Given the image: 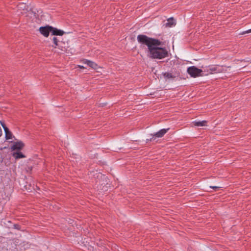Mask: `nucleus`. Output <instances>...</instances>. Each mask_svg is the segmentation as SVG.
<instances>
[{"mask_svg": "<svg viewBox=\"0 0 251 251\" xmlns=\"http://www.w3.org/2000/svg\"><path fill=\"white\" fill-rule=\"evenodd\" d=\"M137 40L139 43L147 46L148 56L150 58L162 59L169 56L167 49L160 47L163 44L159 40L144 34L138 35Z\"/></svg>", "mask_w": 251, "mask_h": 251, "instance_id": "nucleus-1", "label": "nucleus"}, {"mask_svg": "<svg viewBox=\"0 0 251 251\" xmlns=\"http://www.w3.org/2000/svg\"><path fill=\"white\" fill-rule=\"evenodd\" d=\"M187 71L190 76L193 77L202 76L203 75L202 73L205 72V70L203 71L201 69H198L194 66L188 67Z\"/></svg>", "mask_w": 251, "mask_h": 251, "instance_id": "nucleus-2", "label": "nucleus"}, {"mask_svg": "<svg viewBox=\"0 0 251 251\" xmlns=\"http://www.w3.org/2000/svg\"><path fill=\"white\" fill-rule=\"evenodd\" d=\"M226 67L221 66L220 65H213L209 67L207 69V73L205 75H207L208 74H216L222 73L226 71L225 69Z\"/></svg>", "mask_w": 251, "mask_h": 251, "instance_id": "nucleus-3", "label": "nucleus"}, {"mask_svg": "<svg viewBox=\"0 0 251 251\" xmlns=\"http://www.w3.org/2000/svg\"><path fill=\"white\" fill-rule=\"evenodd\" d=\"M163 77L165 79H174L179 75V73L171 70V72H165L162 74Z\"/></svg>", "mask_w": 251, "mask_h": 251, "instance_id": "nucleus-4", "label": "nucleus"}, {"mask_svg": "<svg viewBox=\"0 0 251 251\" xmlns=\"http://www.w3.org/2000/svg\"><path fill=\"white\" fill-rule=\"evenodd\" d=\"M51 26L50 25L42 26L40 27L39 31L42 35L45 37H47L49 36L50 33L51 31Z\"/></svg>", "mask_w": 251, "mask_h": 251, "instance_id": "nucleus-5", "label": "nucleus"}, {"mask_svg": "<svg viewBox=\"0 0 251 251\" xmlns=\"http://www.w3.org/2000/svg\"><path fill=\"white\" fill-rule=\"evenodd\" d=\"M25 145L22 141L14 142L13 145L11 147L12 151L21 150L24 147Z\"/></svg>", "mask_w": 251, "mask_h": 251, "instance_id": "nucleus-6", "label": "nucleus"}, {"mask_svg": "<svg viewBox=\"0 0 251 251\" xmlns=\"http://www.w3.org/2000/svg\"><path fill=\"white\" fill-rule=\"evenodd\" d=\"M169 129V128L162 129L154 134H151V135L152 136H155V137L161 138L162 137L167 133Z\"/></svg>", "mask_w": 251, "mask_h": 251, "instance_id": "nucleus-7", "label": "nucleus"}, {"mask_svg": "<svg viewBox=\"0 0 251 251\" xmlns=\"http://www.w3.org/2000/svg\"><path fill=\"white\" fill-rule=\"evenodd\" d=\"M51 33L52 35H53L62 36L65 33V32L63 31V30L58 29L53 27L52 26H51Z\"/></svg>", "mask_w": 251, "mask_h": 251, "instance_id": "nucleus-8", "label": "nucleus"}, {"mask_svg": "<svg viewBox=\"0 0 251 251\" xmlns=\"http://www.w3.org/2000/svg\"><path fill=\"white\" fill-rule=\"evenodd\" d=\"M82 61L84 63L87 64L88 66L92 69H97L98 68V65L93 61L88 60L87 59H83Z\"/></svg>", "mask_w": 251, "mask_h": 251, "instance_id": "nucleus-9", "label": "nucleus"}, {"mask_svg": "<svg viewBox=\"0 0 251 251\" xmlns=\"http://www.w3.org/2000/svg\"><path fill=\"white\" fill-rule=\"evenodd\" d=\"M167 21L168 22L164 25L165 27H172L175 25L176 24L174 19L172 17L168 19Z\"/></svg>", "mask_w": 251, "mask_h": 251, "instance_id": "nucleus-10", "label": "nucleus"}, {"mask_svg": "<svg viewBox=\"0 0 251 251\" xmlns=\"http://www.w3.org/2000/svg\"><path fill=\"white\" fill-rule=\"evenodd\" d=\"M4 130L5 134V139L6 140L11 139L12 138V133L9 130V128L7 127H4Z\"/></svg>", "mask_w": 251, "mask_h": 251, "instance_id": "nucleus-11", "label": "nucleus"}, {"mask_svg": "<svg viewBox=\"0 0 251 251\" xmlns=\"http://www.w3.org/2000/svg\"><path fill=\"white\" fill-rule=\"evenodd\" d=\"M13 156L16 159L25 157V156L21 151L13 152Z\"/></svg>", "mask_w": 251, "mask_h": 251, "instance_id": "nucleus-12", "label": "nucleus"}, {"mask_svg": "<svg viewBox=\"0 0 251 251\" xmlns=\"http://www.w3.org/2000/svg\"><path fill=\"white\" fill-rule=\"evenodd\" d=\"M207 123L206 121H202L199 122H195L194 123L195 126H206V124Z\"/></svg>", "mask_w": 251, "mask_h": 251, "instance_id": "nucleus-13", "label": "nucleus"}, {"mask_svg": "<svg viewBox=\"0 0 251 251\" xmlns=\"http://www.w3.org/2000/svg\"><path fill=\"white\" fill-rule=\"evenodd\" d=\"M52 41H53V43L55 45V46H53L54 48H56V47L58 46V39L55 37H54L52 39Z\"/></svg>", "mask_w": 251, "mask_h": 251, "instance_id": "nucleus-14", "label": "nucleus"}, {"mask_svg": "<svg viewBox=\"0 0 251 251\" xmlns=\"http://www.w3.org/2000/svg\"><path fill=\"white\" fill-rule=\"evenodd\" d=\"M14 227L15 229H20V226L18 224H14Z\"/></svg>", "mask_w": 251, "mask_h": 251, "instance_id": "nucleus-15", "label": "nucleus"}, {"mask_svg": "<svg viewBox=\"0 0 251 251\" xmlns=\"http://www.w3.org/2000/svg\"><path fill=\"white\" fill-rule=\"evenodd\" d=\"M251 29H249V30H248L247 31L243 32L242 33V34H246V33H251Z\"/></svg>", "mask_w": 251, "mask_h": 251, "instance_id": "nucleus-16", "label": "nucleus"}, {"mask_svg": "<svg viewBox=\"0 0 251 251\" xmlns=\"http://www.w3.org/2000/svg\"><path fill=\"white\" fill-rule=\"evenodd\" d=\"M0 123L1 124V126H2V127L3 128H4V127H7L4 122H0Z\"/></svg>", "mask_w": 251, "mask_h": 251, "instance_id": "nucleus-17", "label": "nucleus"}, {"mask_svg": "<svg viewBox=\"0 0 251 251\" xmlns=\"http://www.w3.org/2000/svg\"><path fill=\"white\" fill-rule=\"evenodd\" d=\"M210 187L212 189H215V190L219 188V187H217V186H210Z\"/></svg>", "mask_w": 251, "mask_h": 251, "instance_id": "nucleus-18", "label": "nucleus"}, {"mask_svg": "<svg viewBox=\"0 0 251 251\" xmlns=\"http://www.w3.org/2000/svg\"><path fill=\"white\" fill-rule=\"evenodd\" d=\"M153 139V136L150 139H147V142H148V141H151Z\"/></svg>", "mask_w": 251, "mask_h": 251, "instance_id": "nucleus-19", "label": "nucleus"}, {"mask_svg": "<svg viewBox=\"0 0 251 251\" xmlns=\"http://www.w3.org/2000/svg\"><path fill=\"white\" fill-rule=\"evenodd\" d=\"M78 67L80 69H84L85 68L83 66L78 65Z\"/></svg>", "mask_w": 251, "mask_h": 251, "instance_id": "nucleus-20", "label": "nucleus"}, {"mask_svg": "<svg viewBox=\"0 0 251 251\" xmlns=\"http://www.w3.org/2000/svg\"><path fill=\"white\" fill-rule=\"evenodd\" d=\"M24 5V4H20V5H19V7H20V6H22V5Z\"/></svg>", "mask_w": 251, "mask_h": 251, "instance_id": "nucleus-21", "label": "nucleus"}]
</instances>
